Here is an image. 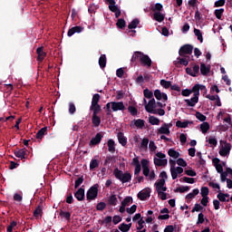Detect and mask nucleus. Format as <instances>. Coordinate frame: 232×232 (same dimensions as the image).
Returning a JSON list of instances; mask_svg holds the SVG:
<instances>
[{"label":"nucleus","mask_w":232,"mask_h":232,"mask_svg":"<svg viewBox=\"0 0 232 232\" xmlns=\"http://www.w3.org/2000/svg\"><path fill=\"white\" fill-rule=\"evenodd\" d=\"M114 177L122 182V184H126V182L131 181V174L130 172H122V170L116 168L113 171Z\"/></svg>","instance_id":"1"},{"label":"nucleus","mask_w":232,"mask_h":232,"mask_svg":"<svg viewBox=\"0 0 232 232\" xmlns=\"http://www.w3.org/2000/svg\"><path fill=\"white\" fill-rule=\"evenodd\" d=\"M97 197H99V184H94L87 190L86 198L88 202H92V200H95Z\"/></svg>","instance_id":"2"},{"label":"nucleus","mask_w":232,"mask_h":232,"mask_svg":"<svg viewBox=\"0 0 232 232\" xmlns=\"http://www.w3.org/2000/svg\"><path fill=\"white\" fill-rule=\"evenodd\" d=\"M220 144H224L221 145V148L219 149V155L221 157H227V155H229L230 151H231V143H228L227 140H220L219 141Z\"/></svg>","instance_id":"3"},{"label":"nucleus","mask_w":232,"mask_h":232,"mask_svg":"<svg viewBox=\"0 0 232 232\" xmlns=\"http://www.w3.org/2000/svg\"><path fill=\"white\" fill-rule=\"evenodd\" d=\"M191 53H193V45L191 44H185L179 48V57H189Z\"/></svg>","instance_id":"4"},{"label":"nucleus","mask_w":232,"mask_h":232,"mask_svg":"<svg viewBox=\"0 0 232 232\" xmlns=\"http://www.w3.org/2000/svg\"><path fill=\"white\" fill-rule=\"evenodd\" d=\"M100 101H101V94H99V93L93 94L90 110L91 111H102V109L101 108V105L99 104Z\"/></svg>","instance_id":"5"},{"label":"nucleus","mask_w":232,"mask_h":232,"mask_svg":"<svg viewBox=\"0 0 232 232\" xmlns=\"http://www.w3.org/2000/svg\"><path fill=\"white\" fill-rule=\"evenodd\" d=\"M157 102H155V98H152L149 101L148 104L145 105V110L148 113H157Z\"/></svg>","instance_id":"6"},{"label":"nucleus","mask_w":232,"mask_h":232,"mask_svg":"<svg viewBox=\"0 0 232 232\" xmlns=\"http://www.w3.org/2000/svg\"><path fill=\"white\" fill-rule=\"evenodd\" d=\"M112 111H124L126 106L123 102H111Z\"/></svg>","instance_id":"7"},{"label":"nucleus","mask_w":232,"mask_h":232,"mask_svg":"<svg viewBox=\"0 0 232 232\" xmlns=\"http://www.w3.org/2000/svg\"><path fill=\"white\" fill-rule=\"evenodd\" d=\"M189 61H191L190 56H181L178 58V62L175 63V66L177 68H180V64L182 66H188L189 64Z\"/></svg>","instance_id":"8"},{"label":"nucleus","mask_w":232,"mask_h":232,"mask_svg":"<svg viewBox=\"0 0 232 232\" xmlns=\"http://www.w3.org/2000/svg\"><path fill=\"white\" fill-rule=\"evenodd\" d=\"M154 186L156 188V191H162L163 193L164 191H168V188L164 187L166 186V179H160L158 181H156Z\"/></svg>","instance_id":"9"},{"label":"nucleus","mask_w":232,"mask_h":232,"mask_svg":"<svg viewBox=\"0 0 232 232\" xmlns=\"http://www.w3.org/2000/svg\"><path fill=\"white\" fill-rule=\"evenodd\" d=\"M101 111H92V122L94 128H99V126H101V118L99 116V113H101Z\"/></svg>","instance_id":"10"},{"label":"nucleus","mask_w":232,"mask_h":232,"mask_svg":"<svg viewBox=\"0 0 232 232\" xmlns=\"http://www.w3.org/2000/svg\"><path fill=\"white\" fill-rule=\"evenodd\" d=\"M104 137V132H98L95 137L92 138L90 140V146H97V144H101V140H102Z\"/></svg>","instance_id":"11"},{"label":"nucleus","mask_w":232,"mask_h":232,"mask_svg":"<svg viewBox=\"0 0 232 232\" xmlns=\"http://www.w3.org/2000/svg\"><path fill=\"white\" fill-rule=\"evenodd\" d=\"M186 73H188V75H190V77H197V75L200 73V66L194 65L193 70L190 67H187Z\"/></svg>","instance_id":"12"},{"label":"nucleus","mask_w":232,"mask_h":232,"mask_svg":"<svg viewBox=\"0 0 232 232\" xmlns=\"http://www.w3.org/2000/svg\"><path fill=\"white\" fill-rule=\"evenodd\" d=\"M144 55H145L144 53L140 52V51H136V52L133 53L130 61H131V63H134L135 64H137V63H141L142 57Z\"/></svg>","instance_id":"13"},{"label":"nucleus","mask_w":232,"mask_h":232,"mask_svg":"<svg viewBox=\"0 0 232 232\" xmlns=\"http://www.w3.org/2000/svg\"><path fill=\"white\" fill-rule=\"evenodd\" d=\"M36 53H37V61L39 63H43V61H44V57H46V52H44V46H41V47H38L36 49Z\"/></svg>","instance_id":"14"},{"label":"nucleus","mask_w":232,"mask_h":232,"mask_svg":"<svg viewBox=\"0 0 232 232\" xmlns=\"http://www.w3.org/2000/svg\"><path fill=\"white\" fill-rule=\"evenodd\" d=\"M74 197L79 202H82V200H84L86 197L84 194V188H78V190L74 193Z\"/></svg>","instance_id":"15"},{"label":"nucleus","mask_w":232,"mask_h":232,"mask_svg":"<svg viewBox=\"0 0 232 232\" xmlns=\"http://www.w3.org/2000/svg\"><path fill=\"white\" fill-rule=\"evenodd\" d=\"M84 30L82 26H74L68 30L67 35L68 37H72L74 34H81Z\"/></svg>","instance_id":"16"},{"label":"nucleus","mask_w":232,"mask_h":232,"mask_svg":"<svg viewBox=\"0 0 232 232\" xmlns=\"http://www.w3.org/2000/svg\"><path fill=\"white\" fill-rule=\"evenodd\" d=\"M150 197H151V195H150V191L148 189L140 191L138 193V198H140V200H148Z\"/></svg>","instance_id":"17"},{"label":"nucleus","mask_w":232,"mask_h":232,"mask_svg":"<svg viewBox=\"0 0 232 232\" xmlns=\"http://www.w3.org/2000/svg\"><path fill=\"white\" fill-rule=\"evenodd\" d=\"M43 200L39 202L38 206L34 211V217L35 218H38V217H43Z\"/></svg>","instance_id":"18"},{"label":"nucleus","mask_w":232,"mask_h":232,"mask_svg":"<svg viewBox=\"0 0 232 232\" xmlns=\"http://www.w3.org/2000/svg\"><path fill=\"white\" fill-rule=\"evenodd\" d=\"M118 141L125 148L128 144V138L124 136V132H118L117 134Z\"/></svg>","instance_id":"19"},{"label":"nucleus","mask_w":232,"mask_h":232,"mask_svg":"<svg viewBox=\"0 0 232 232\" xmlns=\"http://www.w3.org/2000/svg\"><path fill=\"white\" fill-rule=\"evenodd\" d=\"M141 66H148V68H151V58H150L149 55L145 54L142 58H141V62H140Z\"/></svg>","instance_id":"20"},{"label":"nucleus","mask_w":232,"mask_h":232,"mask_svg":"<svg viewBox=\"0 0 232 232\" xmlns=\"http://www.w3.org/2000/svg\"><path fill=\"white\" fill-rule=\"evenodd\" d=\"M185 102L187 103V106H189L190 108H195V106L198 102V96L194 95V97H192L190 100H185Z\"/></svg>","instance_id":"21"},{"label":"nucleus","mask_w":232,"mask_h":232,"mask_svg":"<svg viewBox=\"0 0 232 232\" xmlns=\"http://www.w3.org/2000/svg\"><path fill=\"white\" fill-rule=\"evenodd\" d=\"M201 75H208L211 72V65H206V63H200Z\"/></svg>","instance_id":"22"},{"label":"nucleus","mask_w":232,"mask_h":232,"mask_svg":"<svg viewBox=\"0 0 232 232\" xmlns=\"http://www.w3.org/2000/svg\"><path fill=\"white\" fill-rule=\"evenodd\" d=\"M145 122L146 121H144V120L138 119L130 121V126H135L139 130H142V128H144Z\"/></svg>","instance_id":"23"},{"label":"nucleus","mask_w":232,"mask_h":232,"mask_svg":"<svg viewBox=\"0 0 232 232\" xmlns=\"http://www.w3.org/2000/svg\"><path fill=\"white\" fill-rule=\"evenodd\" d=\"M170 131L168 127V123H164L159 130L158 134L159 135H169Z\"/></svg>","instance_id":"24"},{"label":"nucleus","mask_w":232,"mask_h":232,"mask_svg":"<svg viewBox=\"0 0 232 232\" xmlns=\"http://www.w3.org/2000/svg\"><path fill=\"white\" fill-rule=\"evenodd\" d=\"M153 19L157 21L158 23H162L164 19H166V14L160 13V12H156L153 14Z\"/></svg>","instance_id":"25"},{"label":"nucleus","mask_w":232,"mask_h":232,"mask_svg":"<svg viewBox=\"0 0 232 232\" xmlns=\"http://www.w3.org/2000/svg\"><path fill=\"white\" fill-rule=\"evenodd\" d=\"M14 155L17 157V159H21V160L26 159V149H21L14 151Z\"/></svg>","instance_id":"26"},{"label":"nucleus","mask_w":232,"mask_h":232,"mask_svg":"<svg viewBox=\"0 0 232 232\" xmlns=\"http://www.w3.org/2000/svg\"><path fill=\"white\" fill-rule=\"evenodd\" d=\"M175 175L171 173V177L173 180H176V179L179 177V175H182L184 173V169L182 167H177L173 169Z\"/></svg>","instance_id":"27"},{"label":"nucleus","mask_w":232,"mask_h":232,"mask_svg":"<svg viewBox=\"0 0 232 232\" xmlns=\"http://www.w3.org/2000/svg\"><path fill=\"white\" fill-rule=\"evenodd\" d=\"M119 202V199H117V195H111L108 198L107 204L109 206H117V203Z\"/></svg>","instance_id":"28"},{"label":"nucleus","mask_w":232,"mask_h":232,"mask_svg":"<svg viewBox=\"0 0 232 232\" xmlns=\"http://www.w3.org/2000/svg\"><path fill=\"white\" fill-rule=\"evenodd\" d=\"M154 164L155 166H159V167L168 166V160L167 159L160 160L159 158H154Z\"/></svg>","instance_id":"29"},{"label":"nucleus","mask_w":232,"mask_h":232,"mask_svg":"<svg viewBox=\"0 0 232 232\" xmlns=\"http://www.w3.org/2000/svg\"><path fill=\"white\" fill-rule=\"evenodd\" d=\"M46 131H48V127H44L36 133V139L39 140H43L44 135H46Z\"/></svg>","instance_id":"30"},{"label":"nucleus","mask_w":232,"mask_h":232,"mask_svg":"<svg viewBox=\"0 0 232 232\" xmlns=\"http://www.w3.org/2000/svg\"><path fill=\"white\" fill-rule=\"evenodd\" d=\"M198 193H200V190H198V188H194L192 192L186 196V200H191L192 198H195Z\"/></svg>","instance_id":"31"},{"label":"nucleus","mask_w":232,"mask_h":232,"mask_svg":"<svg viewBox=\"0 0 232 232\" xmlns=\"http://www.w3.org/2000/svg\"><path fill=\"white\" fill-rule=\"evenodd\" d=\"M107 146H108V151H110V153L115 152V141L113 140L110 139L107 141Z\"/></svg>","instance_id":"32"},{"label":"nucleus","mask_w":232,"mask_h":232,"mask_svg":"<svg viewBox=\"0 0 232 232\" xmlns=\"http://www.w3.org/2000/svg\"><path fill=\"white\" fill-rule=\"evenodd\" d=\"M188 124H193V121H176L177 128H188Z\"/></svg>","instance_id":"33"},{"label":"nucleus","mask_w":232,"mask_h":232,"mask_svg":"<svg viewBox=\"0 0 232 232\" xmlns=\"http://www.w3.org/2000/svg\"><path fill=\"white\" fill-rule=\"evenodd\" d=\"M168 155L169 157H171L172 159H179V157H180V153L177 150H175V149H169L168 150Z\"/></svg>","instance_id":"34"},{"label":"nucleus","mask_w":232,"mask_h":232,"mask_svg":"<svg viewBox=\"0 0 232 232\" xmlns=\"http://www.w3.org/2000/svg\"><path fill=\"white\" fill-rule=\"evenodd\" d=\"M105 1L109 3V10L111 12H117V8H119V6L115 5V0H105Z\"/></svg>","instance_id":"35"},{"label":"nucleus","mask_w":232,"mask_h":232,"mask_svg":"<svg viewBox=\"0 0 232 232\" xmlns=\"http://www.w3.org/2000/svg\"><path fill=\"white\" fill-rule=\"evenodd\" d=\"M149 122L152 126H159V124H160V120H159V118H157L155 116H150L149 117Z\"/></svg>","instance_id":"36"},{"label":"nucleus","mask_w":232,"mask_h":232,"mask_svg":"<svg viewBox=\"0 0 232 232\" xmlns=\"http://www.w3.org/2000/svg\"><path fill=\"white\" fill-rule=\"evenodd\" d=\"M100 68H106V54H102L99 58Z\"/></svg>","instance_id":"37"},{"label":"nucleus","mask_w":232,"mask_h":232,"mask_svg":"<svg viewBox=\"0 0 232 232\" xmlns=\"http://www.w3.org/2000/svg\"><path fill=\"white\" fill-rule=\"evenodd\" d=\"M140 23V21L138 18H135L131 23L129 24V30H134V28H137V26H139Z\"/></svg>","instance_id":"38"},{"label":"nucleus","mask_w":232,"mask_h":232,"mask_svg":"<svg viewBox=\"0 0 232 232\" xmlns=\"http://www.w3.org/2000/svg\"><path fill=\"white\" fill-rule=\"evenodd\" d=\"M194 34L196 35V37L198 38V41L200 43H204V38L202 37V32L200 31V29H194Z\"/></svg>","instance_id":"39"},{"label":"nucleus","mask_w":232,"mask_h":232,"mask_svg":"<svg viewBox=\"0 0 232 232\" xmlns=\"http://www.w3.org/2000/svg\"><path fill=\"white\" fill-rule=\"evenodd\" d=\"M130 204H133V198L131 196L126 197L122 201L121 205L125 206H130Z\"/></svg>","instance_id":"40"},{"label":"nucleus","mask_w":232,"mask_h":232,"mask_svg":"<svg viewBox=\"0 0 232 232\" xmlns=\"http://www.w3.org/2000/svg\"><path fill=\"white\" fill-rule=\"evenodd\" d=\"M164 6L162 5V4L160 3H157L155 4V5L151 8V11L154 12V14L156 12H162Z\"/></svg>","instance_id":"41"},{"label":"nucleus","mask_w":232,"mask_h":232,"mask_svg":"<svg viewBox=\"0 0 232 232\" xmlns=\"http://www.w3.org/2000/svg\"><path fill=\"white\" fill-rule=\"evenodd\" d=\"M160 86L165 88V90L171 88V82H169V81L160 80Z\"/></svg>","instance_id":"42"},{"label":"nucleus","mask_w":232,"mask_h":232,"mask_svg":"<svg viewBox=\"0 0 232 232\" xmlns=\"http://www.w3.org/2000/svg\"><path fill=\"white\" fill-rule=\"evenodd\" d=\"M116 26H118V28H120L121 30L126 28V21L122 18L118 19Z\"/></svg>","instance_id":"43"},{"label":"nucleus","mask_w":232,"mask_h":232,"mask_svg":"<svg viewBox=\"0 0 232 232\" xmlns=\"http://www.w3.org/2000/svg\"><path fill=\"white\" fill-rule=\"evenodd\" d=\"M200 130L202 133H206L207 131H209V123L208 121L201 123Z\"/></svg>","instance_id":"44"},{"label":"nucleus","mask_w":232,"mask_h":232,"mask_svg":"<svg viewBox=\"0 0 232 232\" xmlns=\"http://www.w3.org/2000/svg\"><path fill=\"white\" fill-rule=\"evenodd\" d=\"M191 93H194L197 97L200 95V89L198 87V83L195 84L190 90Z\"/></svg>","instance_id":"45"},{"label":"nucleus","mask_w":232,"mask_h":232,"mask_svg":"<svg viewBox=\"0 0 232 232\" xmlns=\"http://www.w3.org/2000/svg\"><path fill=\"white\" fill-rule=\"evenodd\" d=\"M223 14H224V8L216 9L214 11V15L217 17V19H222Z\"/></svg>","instance_id":"46"},{"label":"nucleus","mask_w":232,"mask_h":232,"mask_svg":"<svg viewBox=\"0 0 232 232\" xmlns=\"http://www.w3.org/2000/svg\"><path fill=\"white\" fill-rule=\"evenodd\" d=\"M96 168H99V160H92L90 162V169L91 171H93Z\"/></svg>","instance_id":"47"},{"label":"nucleus","mask_w":232,"mask_h":232,"mask_svg":"<svg viewBox=\"0 0 232 232\" xmlns=\"http://www.w3.org/2000/svg\"><path fill=\"white\" fill-rule=\"evenodd\" d=\"M189 190V187L188 186H185V187H179L177 188L174 192L175 193H186V191Z\"/></svg>","instance_id":"48"},{"label":"nucleus","mask_w":232,"mask_h":232,"mask_svg":"<svg viewBox=\"0 0 232 232\" xmlns=\"http://www.w3.org/2000/svg\"><path fill=\"white\" fill-rule=\"evenodd\" d=\"M180 182H186L187 184H195V178L183 177L180 179Z\"/></svg>","instance_id":"49"},{"label":"nucleus","mask_w":232,"mask_h":232,"mask_svg":"<svg viewBox=\"0 0 232 232\" xmlns=\"http://www.w3.org/2000/svg\"><path fill=\"white\" fill-rule=\"evenodd\" d=\"M143 95L146 99H153V92L150 91V89H145Z\"/></svg>","instance_id":"50"},{"label":"nucleus","mask_w":232,"mask_h":232,"mask_svg":"<svg viewBox=\"0 0 232 232\" xmlns=\"http://www.w3.org/2000/svg\"><path fill=\"white\" fill-rule=\"evenodd\" d=\"M148 144H150V139L144 138V139L141 140L140 148H141L142 150H148Z\"/></svg>","instance_id":"51"},{"label":"nucleus","mask_w":232,"mask_h":232,"mask_svg":"<svg viewBox=\"0 0 232 232\" xmlns=\"http://www.w3.org/2000/svg\"><path fill=\"white\" fill-rule=\"evenodd\" d=\"M128 111H129V113H130V115H132V117H135V115H137V113L139 112L137 108H135L134 106H131V105H130L128 107Z\"/></svg>","instance_id":"52"},{"label":"nucleus","mask_w":232,"mask_h":232,"mask_svg":"<svg viewBox=\"0 0 232 232\" xmlns=\"http://www.w3.org/2000/svg\"><path fill=\"white\" fill-rule=\"evenodd\" d=\"M60 217H63L65 220H70L72 218V213L70 212H64L63 210L60 211Z\"/></svg>","instance_id":"53"},{"label":"nucleus","mask_w":232,"mask_h":232,"mask_svg":"<svg viewBox=\"0 0 232 232\" xmlns=\"http://www.w3.org/2000/svg\"><path fill=\"white\" fill-rule=\"evenodd\" d=\"M217 198H218L219 202H229V198L226 199V196H224V193L222 192L218 194Z\"/></svg>","instance_id":"54"},{"label":"nucleus","mask_w":232,"mask_h":232,"mask_svg":"<svg viewBox=\"0 0 232 232\" xmlns=\"http://www.w3.org/2000/svg\"><path fill=\"white\" fill-rule=\"evenodd\" d=\"M82 182H84V177L83 176L78 178L75 180V183H74L75 189H77L79 188V186H81V184H82Z\"/></svg>","instance_id":"55"},{"label":"nucleus","mask_w":232,"mask_h":232,"mask_svg":"<svg viewBox=\"0 0 232 232\" xmlns=\"http://www.w3.org/2000/svg\"><path fill=\"white\" fill-rule=\"evenodd\" d=\"M196 119H198L201 122H204V121H206L207 117H206V115L202 114V112L197 111L196 112Z\"/></svg>","instance_id":"56"},{"label":"nucleus","mask_w":232,"mask_h":232,"mask_svg":"<svg viewBox=\"0 0 232 232\" xmlns=\"http://www.w3.org/2000/svg\"><path fill=\"white\" fill-rule=\"evenodd\" d=\"M17 221H12L10 225L7 227L6 232H14V227H16Z\"/></svg>","instance_id":"57"},{"label":"nucleus","mask_w":232,"mask_h":232,"mask_svg":"<svg viewBox=\"0 0 232 232\" xmlns=\"http://www.w3.org/2000/svg\"><path fill=\"white\" fill-rule=\"evenodd\" d=\"M154 97L157 99V101H162V92L160 90L157 89L154 91Z\"/></svg>","instance_id":"58"},{"label":"nucleus","mask_w":232,"mask_h":232,"mask_svg":"<svg viewBox=\"0 0 232 232\" xmlns=\"http://www.w3.org/2000/svg\"><path fill=\"white\" fill-rule=\"evenodd\" d=\"M202 209H204V207H202L200 204L198 203H196L194 208H192L191 210V213H195L196 212H198V211H202Z\"/></svg>","instance_id":"59"},{"label":"nucleus","mask_w":232,"mask_h":232,"mask_svg":"<svg viewBox=\"0 0 232 232\" xmlns=\"http://www.w3.org/2000/svg\"><path fill=\"white\" fill-rule=\"evenodd\" d=\"M96 209L97 211H104V209H106V203L104 202L98 203L96 206Z\"/></svg>","instance_id":"60"},{"label":"nucleus","mask_w":232,"mask_h":232,"mask_svg":"<svg viewBox=\"0 0 232 232\" xmlns=\"http://www.w3.org/2000/svg\"><path fill=\"white\" fill-rule=\"evenodd\" d=\"M77 111V108H75V104L73 102L69 103V113L73 115Z\"/></svg>","instance_id":"61"},{"label":"nucleus","mask_w":232,"mask_h":232,"mask_svg":"<svg viewBox=\"0 0 232 232\" xmlns=\"http://www.w3.org/2000/svg\"><path fill=\"white\" fill-rule=\"evenodd\" d=\"M126 211L129 213V215H133V213L137 211V205H132L130 208H127Z\"/></svg>","instance_id":"62"},{"label":"nucleus","mask_w":232,"mask_h":232,"mask_svg":"<svg viewBox=\"0 0 232 232\" xmlns=\"http://www.w3.org/2000/svg\"><path fill=\"white\" fill-rule=\"evenodd\" d=\"M209 195V188L208 187L201 188V197H208Z\"/></svg>","instance_id":"63"},{"label":"nucleus","mask_w":232,"mask_h":232,"mask_svg":"<svg viewBox=\"0 0 232 232\" xmlns=\"http://www.w3.org/2000/svg\"><path fill=\"white\" fill-rule=\"evenodd\" d=\"M119 229L120 231L121 232H128L130 231L128 227H127V224L126 223H121L120 226H119Z\"/></svg>","instance_id":"64"}]
</instances>
